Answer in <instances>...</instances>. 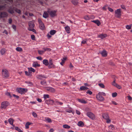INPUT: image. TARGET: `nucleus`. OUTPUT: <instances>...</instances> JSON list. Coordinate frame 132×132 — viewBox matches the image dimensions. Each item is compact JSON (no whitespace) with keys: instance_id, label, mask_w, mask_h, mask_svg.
Segmentation results:
<instances>
[{"instance_id":"obj_44","label":"nucleus","mask_w":132,"mask_h":132,"mask_svg":"<svg viewBox=\"0 0 132 132\" xmlns=\"http://www.w3.org/2000/svg\"><path fill=\"white\" fill-rule=\"evenodd\" d=\"M29 31H32L33 32H34L35 34L37 33L36 31L34 28L31 29H29Z\"/></svg>"},{"instance_id":"obj_1","label":"nucleus","mask_w":132,"mask_h":132,"mask_svg":"<svg viewBox=\"0 0 132 132\" xmlns=\"http://www.w3.org/2000/svg\"><path fill=\"white\" fill-rule=\"evenodd\" d=\"M2 75L5 78H7L9 76V73L8 71L6 69H3Z\"/></svg>"},{"instance_id":"obj_15","label":"nucleus","mask_w":132,"mask_h":132,"mask_svg":"<svg viewBox=\"0 0 132 132\" xmlns=\"http://www.w3.org/2000/svg\"><path fill=\"white\" fill-rule=\"evenodd\" d=\"M100 53L103 56L105 57L107 56V53L105 50H103Z\"/></svg>"},{"instance_id":"obj_60","label":"nucleus","mask_w":132,"mask_h":132,"mask_svg":"<svg viewBox=\"0 0 132 132\" xmlns=\"http://www.w3.org/2000/svg\"><path fill=\"white\" fill-rule=\"evenodd\" d=\"M106 122L108 123H110L111 122V120L110 119H106Z\"/></svg>"},{"instance_id":"obj_10","label":"nucleus","mask_w":132,"mask_h":132,"mask_svg":"<svg viewBox=\"0 0 132 132\" xmlns=\"http://www.w3.org/2000/svg\"><path fill=\"white\" fill-rule=\"evenodd\" d=\"M45 89L48 91L54 93L55 92V89L52 87H45Z\"/></svg>"},{"instance_id":"obj_17","label":"nucleus","mask_w":132,"mask_h":132,"mask_svg":"<svg viewBox=\"0 0 132 132\" xmlns=\"http://www.w3.org/2000/svg\"><path fill=\"white\" fill-rule=\"evenodd\" d=\"M65 30L67 33H69L70 32V28L69 27L67 26L65 27Z\"/></svg>"},{"instance_id":"obj_51","label":"nucleus","mask_w":132,"mask_h":132,"mask_svg":"<svg viewBox=\"0 0 132 132\" xmlns=\"http://www.w3.org/2000/svg\"><path fill=\"white\" fill-rule=\"evenodd\" d=\"M32 114L33 116L35 118L37 117V114L35 112H33L32 113Z\"/></svg>"},{"instance_id":"obj_59","label":"nucleus","mask_w":132,"mask_h":132,"mask_svg":"<svg viewBox=\"0 0 132 132\" xmlns=\"http://www.w3.org/2000/svg\"><path fill=\"white\" fill-rule=\"evenodd\" d=\"M108 9L109 10V11H110L111 12H113V9L112 8H111L109 7H108Z\"/></svg>"},{"instance_id":"obj_50","label":"nucleus","mask_w":132,"mask_h":132,"mask_svg":"<svg viewBox=\"0 0 132 132\" xmlns=\"http://www.w3.org/2000/svg\"><path fill=\"white\" fill-rule=\"evenodd\" d=\"M15 11L16 12L19 14H20L21 12V11L20 10L17 9L15 10Z\"/></svg>"},{"instance_id":"obj_21","label":"nucleus","mask_w":132,"mask_h":132,"mask_svg":"<svg viewBox=\"0 0 132 132\" xmlns=\"http://www.w3.org/2000/svg\"><path fill=\"white\" fill-rule=\"evenodd\" d=\"M40 66V65L37 62H34L32 64L33 67H39Z\"/></svg>"},{"instance_id":"obj_63","label":"nucleus","mask_w":132,"mask_h":132,"mask_svg":"<svg viewBox=\"0 0 132 132\" xmlns=\"http://www.w3.org/2000/svg\"><path fill=\"white\" fill-rule=\"evenodd\" d=\"M13 96L16 97V98H17V99H18L19 98V96H18V95H16L15 94H13Z\"/></svg>"},{"instance_id":"obj_64","label":"nucleus","mask_w":132,"mask_h":132,"mask_svg":"<svg viewBox=\"0 0 132 132\" xmlns=\"http://www.w3.org/2000/svg\"><path fill=\"white\" fill-rule=\"evenodd\" d=\"M111 103L112 104H114V105H116L117 104L116 103V102L114 101H112Z\"/></svg>"},{"instance_id":"obj_47","label":"nucleus","mask_w":132,"mask_h":132,"mask_svg":"<svg viewBox=\"0 0 132 132\" xmlns=\"http://www.w3.org/2000/svg\"><path fill=\"white\" fill-rule=\"evenodd\" d=\"M98 85L101 87L104 88V85L102 83H100L98 84Z\"/></svg>"},{"instance_id":"obj_24","label":"nucleus","mask_w":132,"mask_h":132,"mask_svg":"<svg viewBox=\"0 0 132 132\" xmlns=\"http://www.w3.org/2000/svg\"><path fill=\"white\" fill-rule=\"evenodd\" d=\"M28 71L31 74L32 72H35V70L32 67L31 68H28Z\"/></svg>"},{"instance_id":"obj_12","label":"nucleus","mask_w":132,"mask_h":132,"mask_svg":"<svg viewBox=\"0 0 132 132\" xmlns=\"http://www.w3.org/2000/svg\"><path fill=\"white\" fill-rule=\"evenodd\" d=\"M14 121V120L12 118H9L8 120V121L9 123L12 125L13 127H15L14 125H13V123Z\"/></svg>"},{"instance_id":"obj_30","label":"nucleus","mask_w":132,"mask_h":132,"mask_svg":"<svg viewBox=\"0 0 132 132\" xmlns=\"http://www.w3.org/2000/svg\"><path fill=\"white\" fill-rule=\"evenodd\" d=\"M78 125L79 126L83 127L84 126V123L80 121L78 122Z\"/></svg>"},{"instance_id":"obj_49","label":"nucleus","mask_w":132,"mask_h":132,"mask_svg":"<svg viewBox=\"0 0 132 132\" xmlns=\"http://www.w3.org/2000/svg\"><path fill=\"white\" fill-rule=\"evenodd\" d=\"M46 83V81L45 80L41 81L40 82L41 84L43 85H45Z\"/></svg>"},{"instance_id":"obj_35","label":"nucleus","mask_w":132,"mask_h":132,"mask_svg":"<svg viewBox=\"0 0 132 132\" xmlns=\"http://www.w3.org/2000/svg\"><path fill=\"white\" fill-rule=\"evenodd\" d=\"M16 50L20 52L22 51V49L21 47H18L16 48Z\"/></svg>"},{"instance_id":"obj_13","label":"nucleus","mask_w":132,"mask_h":132,"mask_svg":"<svg viewBox=\"0 0 132 132\" xmlns=\"http://www.w3.org/2000/svg\"><path fill=\"white\" fill-rule=\"evenodd\" d=\"M107 36V35L106 34H102L98 35V37L101 38L102 39H103L104 38L106 37Z\"/></svg>"},{"instance_id":"obj_53","label":"nucleus","mask_w":132,"mask_h":132,"mask_svg":"<svg viewBox=\"0 0 132 132\" xmlns=\"http://www.w3.org/2000/svg\"><path fill=\"white\" fill-rule=\"evenodd\" d=\"M31 37L32 40H34L35 39V36L34 35H32L31 36Z\"/></svg>"},{"instance_id":"obj_7","label":"nucleus","mask_w":132,"mask_h":132,"mask_svg":"<svg viewBox=\"0 0 132 132\" xmlns=\"http://www.w3.org/2000/svg\"><path fill=\"white\" fill-rule=\"evenodd\" d=\"M87 116L90 118L92 120H94L95 118V115L92 113L90 112H88L87 113Z\"/></svg>"},{"instance_id":"obj_37","label":"nucleus","mask_w":132,"mask_h":132,"mask_svg":"<svg viewBox=\"0 0 132 132\" xmlns=\"http://www.w3.org/2000/svg\"><path fill=\"white\" fill-rule=\"evenodd\" d=\"M8 11L11 14H13L14 13V11L12 9H10L8 10Z\"/></svg>"},{"instance_id":"obj_48","label":"nucleus","mask_w":132,"mask_h":132,"mask_svg":"<svg viewBox=\"0 0 132 132\" xmlns=\"http://www.w3.org/2000/svg\"><path fill=\"white\" fill-rule=\"evenodd\" d=\"M98 94L99 95H101V96H102V95H103V96H105V94L104 93L102 92H99L98 93Z\"/></svg>"},{"instance_id":"obj_42","label":"nucleus","mask_w":132,"mask_h":132,"mask_svg":"<svg viewBox=\"0 0 132 132\" xmlns=\"http://www.w3.org/2000/svg\"><path fill=\"white\" fill-rule=\"evenodd\" d=\"M131 26L130 25H127L126 26V28L128 30H129L131 28Z\"/></svg>"},{"instance_id":"obj_34","label":"nucleus","mask_w":132,"mask_h":132,"mask_svg":"<svg viewBox=\"0 0 132 132\" xmlns=\"http://www.w3.org/2000/svg\"><path fill=\"white\" fill-rule=\"evenodd\" d=\"M15 129L18 131L19 132H23L22 130L19 127H15Z\"/></svg>"},{"instance_id":"obj_20","label":"nucleus","mask_w":132,"mask_h":132,"mask_svg":"<svg viewBox=\"0 0 132 132\" xmlns=\"http://www.w3.org/2000/svg\"><path fill=\"white\" fill-rule=\"evenodd\" d=\"M43 63L45 65H48L49 62L47 60L45 59L43 61Z\"/></svg>"},{"instance_id":"obj_39","label":"nucleus","mask_w":132,"mask_h":132,"mask_svg":"<svg viewBox=\"0 0 132 132\" xmlns=\"http://www.w3.org/2000/svg\"><path fill=\"white\" fill-rule=\"evenodd\" d=\"M63 128H65L69 129L70 128V127L67 125H64L63 126Z\"/></svg>"},{"instance_id":"obj_25","label":"nucleus","mask_w":132,"mask_h":132,"mask_svg":"<svg viewBox=\"0 0 132 132\" xmlns=\"http://www.w3.org/2000/svg\"><path fill=\"white\" fill-rule=\"evenodd\" d=\"M54 101L52 100H49L47 101V104H52L54 103Z\"/></svg>"},{"instance_id":"obj_19","label":"nucleus","mask_w":132,"mask_h":132,"mask_svg":"<svg viewBox=\"0 0 132 132\" xmlns=\"http://www.w3.org/2000/svg\"><path fill=\"white\" fill-rule=\"evenodd\" d=\"M6 52V50L4 48H2L0 51L2 55L4 54Z\"/></svg>"},{"instance_id":"obj_14","label":"nucleus","mask_w":132,"mask_h":132,"mask_svg":"<svg viewBox=\"0 0 132 132\" xmlns=\"http://www.w3.org/2000/svg\"><path fill=\"white\" fill-rule=\"evenodd\" d=\"M37 78L38 79L42 80L43 78H46V76L43 75H38L37 76Z\"/></svg>"},{"instance_id":"obj_22","label":"nucleus","mask_w":132,"mask_h":132,"mask_svg":"<svg viewBox=\"0 0 132 132\" xmlns=\"http://www.w3.org/2000/svg\"><path fill=\"white\" fill-rule=\"evenodd\" d=\"M88 89V88L85 87L84 86H82L80 88V89L81 90H85Z\"/></svg>"},{"instance_id":"obj_38","label":"nucleus","mask_w":132,"mask_h":132,"mask_svg":"<svg viewBox=\"0 0 132 132\" xmlns=\"http://www.w3.org/2000/svg\"><path fill=\"white\" fill-rule=\"evenodd\" d=\"M5 5H0V10H3L6 7Z\"/></svg>"},{"instance_id":"obj_55","label":"nucleus","mask_w":132,"mask_h":132,"mask_svg":"<svg viewBox=\"0 0 132 132\" xmlns=\"http://www.w3.org/2000/svg\"><path fill=\"white\" fill-rule=\"evenodd\" d=\"M86 93L89 94L90 95H91L92 94V92L90 90H88L86 92Z\"/></svg>"},{"instance_id":"obj_26","label":"nucleus","mask_w":132,"mask_h":132,"mask_svg":"<svg viewBox=\"0 0 132 132\" xmlns=\"http://www.w3.org/2000/svg\"><path fill=\"white\" fill-rule=\"evenodd\" d=\"M39 27L41 30H44L45 28V26L43 23L39 24Z\"/></svg>"},{"instance_id":"obj_3","label":"nucleus","mask_w":132,"mask_h":132,"mask_svg":"<svg viewBox=\"0 0 132 132\" xmlns=\"http://www.w3.org/2000/svg\"><path fill=\"white\" fill-rule=\"evenodd\" d=\"M9 103L7 101L2 102L1 103V108L2 109H5L9 105Z\"/></svg>"},{"instance_id":"obj_46","label":"nucleus","mask_w":132,"mask_h":132,"mask_svg":"<svg viewBox=\"0 0 132 132\" xmlns=\"http://www.w3.org/2000/svg\"><path fill=\"white\" fill-rule=\"evenodd\" d=\"M117 93L116 92L113 93L112 94V96L113 97H115L117 96Z\"/></svg>"},{"instance_id":"obj_41","label":"nucleus","mask_w":132,"mask_h":132,"mask_svg":"<svg viewBox=\"0 0 132 132\" xmlns=\"http://www.w3.org/2000/svg\"><path fill=\"white\" fill-rule=\"evenodd\" d=\"M78 100L79 102H80L81 103H86V102L84 100H81L80 99H78Z\"/></svg>"},{"instance_id":"obj_6","label":"nucleus","mask_w":132,"mask_h":132,"mask_svg":"<svg viewBox=\"0 0 132 132\" xmlns=\"http://www.w3.org/2000/svg\"><path fill=\"white\" fill-rule=\"evenodd\" d=\"M17 91L20 93L21 94H23V93L26 92L27 90V89L24 88H20L17 89Z\"/></svg>"},{"instance_id":"obj_31","label":"nucleus","mask_w":132,"mask_h":132,"mask_svg":"<svg viewBox=\"0 0 132 132\" xmlns=\"http://www.w3.org/2000/svg\"><path fill=\"white\" fill-rule=\"evenodd\" d=\"M45 119L49 123H51L52 122V120L50 118L48 117H45Z\"/></svg>"},{"instance_id":"obj_45","label":"nucleus","mask_w":132,"mask_h":132,"mask_svg":"<svg viewBox=\"0 0 132 132\" xmlns=\"http://www.w3.org/2000/svg\"><path fill=\"white\" fill-rule=\"evenodd\" d=\"M44 97L45 99L48 98H49V95L48 94H44Z\"/></svg>"},{"instance_id":"obj_52","label":"nucleus","mask_w":132,"mask_h":132,"mask_svg":"<svg viewBox=\"0 0 132 132\" xmlns=\"http://www.w3.org/2000/svg\"><path fill=\"white\" fill-rule=\"evenodd\" d=\"M5 94L6 95L9 96L10 97H11V95L10 94V93L7 92L5 93Z\"/></svg>"},{"instance_id":"obj_23","label":"nucleus","mask_w":132,"mask_h":132,"mask_svg":"<svg viewBox=\"0 0 132 132\" xmlns=\"http://www.w3.org/2000/svg\"><path fill=\"white\" fill-rule=\"evenodd\" d=\"M48 16V15L47 12L46 11H44L43 15V17L45 18H46Z\"/></svg>"},{"instance_id":"obj_29","label":"nucleus","mask_w":132,"mask_h":132,"mask_svg":"<svg viewBox=\"0 0 132 132\" xmlns=\"http://www.w3.org/2000/svg\"><path fill=\"white\" fill-rule=\"evenodd\" d=\"M31 124V123L29 122H27L25 124V127L26 129H28L29 128V126Z\"/></svg>"},{"instance_id":"obj_33","label":"nucleus","mask_w":132,"mask_h":132,"mask_svg":"<svg viewBox=\"0 0 132 132\" xmlns=\"http://www.w3.org/2000/svg\"><path fill=\"white\" fill-rule=\"evenodd\" d=\"M25 74L28 76H30L32 75L29 72V71L28 72L27 71H25Z\"/></svg>"},{"instance_id":"obj_16","label":"nucleus","mask_w":132,"mask_h":132,"mask_svg":"<svg viewBox=\"0 0 132 132\" xmlns=\"http://www.w3.org/2000/svg\"><path fill=\"white\" fill-rule=\"evenodd\" d=\"M91 21L96 24L98 26H99L101 24L100 22L98 20H92Z\"/></svg>"},{"instance_id":"obj_5","label":"nucleus","mask_w":132,"mask_h":132,"mask_svg":"<svg viewBox=\"0 0 132 132\" xmlns=\"http://www.w3.org/2000/svg\"><path fill=\"white\" fill-rule=\"evenodd\" d=\"M48 65V68L49 69H54L56 68V67L53 63L52 60H49V63Z\"/></svg>"},{"instance_id":"obj_32","label":"nucleus","mask_w":132,"mask_h":132,"mask_svg":"<svg viewBox=\"0 0 132 132\" xmlns=\"http://www.w3.org/2000/svg\"><path fill=\"white\" fill-rule=\"evenodd\" d=\"M56 32V31L55 30H51L50 31V34L51 35H53Z\"/></svg>"},{"instance_id":"obj_61","label":"nucleus","mask_w":132,"mask_h":132,"mask_svg":"<svg viewBox=\"0 0 132 132\" xmlns=\"http://www.w3.org/2000/svg\"><path fill=\"white\" fill-rule=\"evenodd\" d=\"M66 112L69 113H70L71 112H72V111L70 110H68L66 111Z\"/></svg>"},{"instance_id":"obj_9","label":"nucleus","mask_w":132,"mask_h":132,"mask_svg":"<svg viewBox=\"0 0 132 132\" xmlns=\"http://www.w3.org/2000/svg\"><path fill=\"white\" fill-rule=\"evenodd\" d=\"M96 97L97 99L100 101H102L104 100V97L102 96L99 95L98 94L96 95Z\"/></svg>"},{"instance_id":"obj_36","label":"nucleus","mask_w":132,"mask_h":132,"mask_svg":"<svg viewBox=\"0 0 132 132\" xmlns=\"http://www.w3.org/2000/svg\"><path fill=\"white\" fill-rule=\"evenodd\" d=\"M43 49L44 50V52L46 51H48L49 52L51 50L50 48H43Z\"/></svg>"},{"instance_id":"obj_56","label":"nucleus","mask_w":132,"mask_h":132,"mask_svg":"<svg viewBox=\"0 0 132 132\" xmlns=\"http://www.w3.org/2000/svg\"><path fill=\"white\" fill-rule=\"evenodd\" d=\"M87 42V40L86 39H85L83 40L81 42V44H85Z\"/></svg>"},{"instance_id":"obj_54","label":"nucleus","mask_w":132,"mask_h":132,"mask_svg":"<svg viewBox=\"0 0 132 132\" xmlns=\"http://www.w3.org/2000/svg\"><path fill=\"white\" fill-rule=\"evenodd\" d=\"M116 80H114L113 81V82H112V84L114 86H115L116 85H117V84L115 82Z\"/></svg>"},{"instance_id":"obj_27","label":"nucleus","mask_w":132,"mask_h":132,"mask_svg":"<svg viewBox=\"0 0 132 132\" xmlns=\"http://www.w3.org/2000/svg\"><path fill=\"white\" fill-rule=\"evenodd\" d=\"M71 2L74 5H76L78 4V2L76 0H72Z\"/></svg>"},{"instance_id":"obj_11","label":"nucleus","mask_w":132,"mask_h":132,"mask_svg":"<svg viewBox=\"0 0 132 132\" xmlns=\"http://www.w3.org/2000/svg\"><path fill=\"white\" fill-rule=\"evenodd\" d=\"M8 16L7 13L5 12H1L0 13V18H5Z\"/></svg>"},{"instance_id":"obj_43","label":"nucleus","mask_w":132,"mask_h":132,"mask_svg":"<svg viewBox=\"0 0 132 132\" xmlns=\"http://www.w3.org/2000/svg\"><path fill=\"white\" fill-rule=\"evenodd\" d=\"M109 128L110 129L113 130L114 129V126L113 125H111L109 126Z\"/></svg>"},{"instance_id":"obj_18","label":"nucleus","mask_w":132,"mask_h":132,"mask_svg":"<svg viewBox=\"0 0 132 132\" xmlns=\"http://www.w3.org/2000/svg\"><path fill=\"white\" fill-rule=\"evenodd\" d=\"M102 117L103 118L105 119H106L109 118L108 114H103Z\"/></svg>"},{"instance_id":"obj_4","label":"nucleus","mask_w":132,"mask_h":132,"mask_svg":"<svg viewBox=\"0 0 132 132\" xmlns=\"http://www.w3.org/2000/svg\"><path fill=\"white\" fill-rule=\"evenodd\" d=\"M115 16L116 17L119 18L120 17L121 15V12L120 9H118L115 11Z\"/></svg>"},{"instance_id":"obj_2","label":"nucleus","mask_w":132,"mask_h":132,"mask_svg":"<svg viewBox=\"0 0 132 132\" xmlns=\"http://www.w3.org/2000/svg\"><path fill=\"white\" fill-rule=\"evenodd\" d=\"M47 12L49 14L50 16L52 17H53L56 15V11H51L50 9H48Z\"/></svg>"},{"instance_id":"obj_8","label":"nucleus","mask_w":132,"mask_h":132,"mask_svg":"<svg viewBox=\"0 0 132 132\" xmlns=\"http://www.w3.org/2000/svg\"><path fill=\"white\" fill-rule=\"evenodd\" d=\"M29 27L28 28V30H29V29H31L34 28L35 25L34 23L32 21L29 22L28 23Z\"/></svg>"},{"instance_id":"obj_28","label":"nucleus","mask_w":132,"mask_h":132,"mask_svg":"<svg viewBox=\"0 0 132 132\" xmlns=\"http://www.w3.org/2000/svg\"><path fill=\"white\" fill-rule=\"evenodd\" d=\"M67 59L66 57H64L63 58V59H61L62 62L60 63V64L63 65V64L64 63L65 61Z\"/></svg>"},{"instance_id":"obj_62","label":"nucleus","mask_w":132,"mask_h":132,"mask_svg":"<svg viewBox=\"0 0 132 132\" xmlns=\"http://www.w3.org/2000/svg\"><path fill=\"white\" fill-rule=\"evenodd\" d=\"M76 113L78 115H80V112L77 110H76Z\"/></svg>"},{"instance_id":"obj_58","label":"nucleus","mask_w":132,"mask_h":132,"mask_svg":"<svg viewBox=\"0 0 132 132\" xmlns=\"http://www.w3.org/2000/svg\"><path fill=\"white\" fill-rule=\"evenodd\" d=\"M117 87L119 89H120L121 88V87L119 85L117 84V85L115 86Z\"/></svg>"},{"instance_id":"obj_57","label":"nucleus","mask_w":132,"mask_h":132,"mask_svg":"<svg viewBox=\"0 0 132 132\" xmlns=\"http://www.w3.org/2000/svg\"><path fill=\"white\" fill-rule=\"evenodd\" d=\"M12 28L15 31L16 30V27L15 25H12Z\"/></svg>"},{"instance_id":"obj_40","label":"nucleus","mask_w":132,"mask_h":132,"mask_svg":"<svg viewBox=\"0 0 132 132\" xmlns=\"http://www.w3.org/2000/svg\"><path fill=\"white\" fill-rule=\"evenodd\" d=\"M38 53L40 55H42L43 53H44V50L41 51L39 50L38 51Z\"/></svg>"}]
</instances>
